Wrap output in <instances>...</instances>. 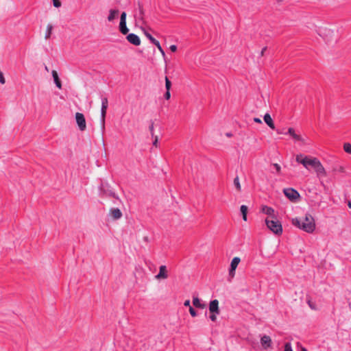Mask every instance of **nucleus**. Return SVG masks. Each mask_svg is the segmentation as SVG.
Returning a JSON list of instances; mask_svg holds the SVG:
<instances>
[{
	"label": "nucleus",
	"instance_id": "obj_3",
	"mask_svg": "<svg viewBox=\"0 0 351 351\" xmlns=\"http://www.w3.org/2000/svg\"><path fill=\"white\" fill-rule=\"evenodd\" d=\"M267 228L276 235L282 234V226L281 223L278 220L277 217L274 219L267 217L265 220Z\"/></svg>",
	"mask_w": 351,
	"mask_h": 351
},
{
	"label": "nucleus",
	"instance_id": "obj_31",
	"mask_svg": "<svg viewBox=\"0 0 351 351\" xmlns=\"http://www.w3.org/2000/svg\"><path fill=\"white\" fill-rule=\"evenodd\" d=\"M152 138H154L153 145L156 147L158 142V136L155 135Z\"/></svg>",
	"mask_w": 351,
	"mask_h": 351
},
{
	"label": "nucleus",
	"instance_id": "obj_40",
	"mask_svg": "<svg viewBox=\"0 0 351 351\" xmlns=\"http://www.w3.org/2000/svg\"><path fill=\"white\" fill-rule=\"evenodd\" d=\"M277 133L279 134H285L284 132H282V131H280L279 130H277Z\"/></svg>",
	"mask_w": 351,
	"mask_h": 351
},
{
	"label": "nucleus",
	"instance_id": "obj_9",
	"mask_svg": "<svg viewBox=\"0 0 351 351\" xmlns=\"http://www.w3.org/2000/svg\"><path fill=\"white\" fill-rule=\"evenodd\" d=\"M108 99L106 97L103 98L102 101H101V122H102L103 125H104V123H105V117H106V110L108 108Z\"/></svg>",
	"mask_w": 351,
	"mask_h": 351
},
{
	"label": "nucleus",
	"instance_id": "obj_17",
	"mask_svg": "<svg viewBox=\"0 0 351 351\" xmlns=\"http://www.w3.org/2000/svg\"><path fill=\"white\" fill-rule=\"evenodd\" d=\"M54 82L58 88H62V82L58 77V72L56 70H53L51 72Z\"/></svg>",
	"mask_w": 351,
	"mask_h": 351
},
{
	"label": "nucleus",
	"instance_id": "obj_21",
	"mask_svg": "<svg viewBox=\"0 0 351 351\" xmlns=\"http://www.w3.org/2000/svg\"><path fill=\"white\" fill-rule=\"evenodd\" d=\"M53 26L51 24H48L47 25V29L45 35V38L46 40L49 39L51 36V32H52Z\"/></svg>",
	"mask_w": 351,
	"mask_h": 351
},
{
	"label": "nucleus",
	"instance_id": "obj_19",
	"mask_svg": "<svg viewBox=\"0 0 351 351\" xmlns=\"http://www.w3.org/2000/svg\"><path fill=\"white\" fill-rule=\"evenodd\" d=\"M193 304L199 308H204L206 307V305L204 304H202L199 299L198 298H193Z\"/></svg>",
	"mask_w": 351,
	"mask_h": 351
},
{
	"label": "nucleus",
	"instance_id": "obj_18",
	"mask_svg": "<svg viewBox=\"0 0 351 351\" xmlns=\"http://www.w3.org/2000/svg\"><path fill=\"white\" fill-rule=\"evenodd\" d=\"M119 14V10H109V15L108 16V21L109 22H112Z\"/></svg>",
	"mask_w": 351,
	"mask_h": 351
},
{
	"label": "nucleus",
	"instance_id": "obj_7",
	"mask_svg": "<svg viewBox=\"0 0 351 351\" xmlns=\"http://www.w3.org/2000/svg\"><path fill=\"white\" fill-rule=\"evenodd\" d=\"M75 120L80 130L84 131L86 129V123L84 114L80 112H76Z\"/></svg>",
	"mask_w": 351,
	"mask_h": 351
},
{
	"label": "nucleus",
	"instance_id": "obj_23",
	"mask_svg": "<svg viewBox=\"0 0 351 351\" xmlns=\"http://www.w3.org/2000/svg\"><path fill=\"white\" fill-rule=\"evenodd\" d=\"M144 34L145 36L153 43L155 44L158 42L157 40H156L150 34L147 32L146 31H144Z\"/></svg>",
	"mask_w": 351,
	"mask_h": 351
},
{
	"label": "nucleus",
	"instance_id": "obj_32",
	"mask_svg": "<svg viewBox=\"0 0 351 351\" xmlns=\"http://www.w3.org/2000/svg\"><path fill=\"white\" fill-rule=\"evenodd\" d=\"M218 314L217 313H211V315H210V319L213 321V322H215L217 320V315Z\"/></svg>",
	"mask_w": 351,
	"mask_h": 351
},
{
	"label": "nucleus",
	"instance_id": "obj_14",
	"mask_svg": "<svg viewBox=\"0 0 351 351\" xmlns=\"http://www.w3.org/2000/svg\"><path fill=\"white\" fill-rule=\"evenodd\" d=\"M261 343L262 346L265 349H267L271 345V339L270 337H269L267 335H264L263 337H262V338L261 339Z\"/></svg>",
	"mask_w": 351,
	"mask_h": 351
},
{
	"label": "nucleus",
	"instance_id": "obj_20",
	"mask_svg": "<svg viewBox=\"0 0 351 351\" xmlns=\"http://www.w3.org/2000/svg\"><path fill=\"white\" fill-rule=\"evenodd\" d=\"M247 206L245 205H242L240 208L241 213L242 214L243 219L246 221H247Z\"/></svg>",
	"mask_w": 351,
	"mask_h": 351
},
{
	"label": "nucleus",
	"instance_id": "obj_10",
	"mask_svg": "<svg viewBox=\"0 0 351 351\" xmlns=\"http://www.w3.org/2000/svg\"><path fill=\"white\" fill-rule=\"evenodd\" d=\"M126 39L130 43L135 46H138L141 45V39L135 34L131 33L128 34V36H126Z\"/></svg>",
	"mask_w": 351,
	"mask_h": 351
},
{
	"label": "nucleus",
	"instance_id": "obj_6",
	"mask_svg": "<svg viewBox=\"0 0 351 351\" xmlns=\"http://www.w3.org/2000/svg\"><path fill=\"white\" fill-rule=\"evenodd\" d=\"M126 13L125 12H122L120 17V23H119V31L123 34H128L129 32V29L127 27L126 25Z\"/></svg>",
	"mask_w": 351,
	"mask_h": 351
},
{
	"label": "nucleus",
	"instance_id": "obj_24",
	"mask_svg": "<svg viewBox=\"0 0 351 351\" xmlns=\"http://www.w3.org/2000/svg\"><path fill=\"white\" fill-rule=\"evenodd\" d=\"M343 150L348 154H351V144L349 143H345L343 144Z\"/></svg>",
	"mask_w": 351,
	"mask_h": 351
},
{
	"label": "nucleus",
	"instance_id": "obj_22",
	"mask_svg": "<svg viewBox=\"0 0 351 351\" xmlns=\"http://www.w3.org/2000/svg\"><path fill=\"white\" fill-rule=\"evenodd\" d=\"M234 185L238 192L241 191V185L240 183V180L238 176H237L233 181Z\"/></svg>",
	"mask_w": 351,
	"mask_h": 351
},
{
	"label": "nucleus",
	"instance_id": "obj_44",
	"mask_svg": "<svg viewBox=\"0 0 351 351\" xmlns=\"http://www.w3.org/2000/svg\"><path fill=\"white\" fill-rule=\"evenodd\" d=\"M45 70H46L47 71H49V68H48L47 66H45Z\"/></svg>",
	"mask_w": 351,
	"mask_h": 351
},
{
	"label": "nucleus",
	"instance_id": "obj_37",
	"mask_svg": "<svg viewBox=\"0 0 351 351\" xmlns=\"http://www.w3.org/2000/svg\"><path fill=\"white\" fill-rule=\"evenodd\" d=\"M254 121L256 122V123H262V121L261 120V119L259 118H257V117H254L253 119Z\"/></svg>",
	"mask_w": 351,
	"mask_h": 351
},
{
	"label": "nucleus",
	"instance_id": "obj_4",
	"mask_svg": "<svg viewBox=\"0 0 351 351\" xmlns=\"http://www.w3.org/2000/svg\"><path fill=\"white\" fill-rule=\"evenodd\" d=\"M287 134L291 137L295 143H298L300 145H306L307 139L301 135L299 132H296L293 128H289Z\"/></svg>",
	"mask_w": 351,
	"mask_h": 351
},
{
	"label": "nucleus",
	"instance_id": "obj_29",
	"mask_svg": "<svg viewBox=\"0 0 351 351\" xmlns=\"http://www.w3.org/2000/svg\"><path fill=\"white\" fill-rule=\"evenodd\" d=\"M189 313L192 317H195L197 315L196 311L192 306H190L189 308Z\"/></svg>",
	"mask_w": 351,
	"mask_h": 351
},
{
	"label": "nucleus",
	"instance_id": "obj_11",
	"mask_svg": "<svg viewBox=\"0 0 351 351\" xmlns=\"http://www.w3.org/2000/svg\"><path fill=\"white\" fill-rule=\"evenodd\" d=\"M261 211L263 213L268 215L267 217L269 219H274L276 217L275 210L271 207L263 206L261 208Z\"/></svg>",
	"mask_w": 351,
	"mask_h": 351
},
{
	"label": "nucleus",
	"instance_id": "obj_27",
	"mask_svg": "<svg viewBox=\"0 0 351 351\" xmlns=\"http://www.w3.org/2000/svg\"><path fill=\"white\" fill-rule=\"evenodd\" d=\"M285 351H293L291 345L290 343H287L285 345Z\"/></svg>",
	"mask_w": 351,
	"mask_h": 351
},
{
	"label": "nucleus",
	"instance_id": "obj_35",
	"mask_svg": "<svg viewBox=\"0 0 351 351\" xmlns=\"http://www.w3.org/2000/svg\"><path fill=\"white\" fill-rule=\"evenodd\" d=\"M169 49L172 52H175L177 50V47L175 45H172L170 46Z\"/></svg>",
	"mask_w": 351,
	"mask_h": 351
},
{
	"label": "nucleus",
	"instance_id": "obj_33",
	"mask_svg": "<svg viewBox=\"0 0 351 351\" xmlns=\"http://www.w3.org/2000/svg\"><path fill=\"white\" fill-rule=\"evenodd\" d=\"M274 166L276 168V171L279 173L281 170L280 166L277 163L274 164Z\"/></svg>",
	"mask_w": 351,
	"mask_h": 351
},
{
	"label": "nucleus",
	"instance_id": "obj_36",
	"mask_svg": "<svg viewBox=\"0 0 351 351\" xmlns=\"http://www.w3.org/2000/svg\"><path fill=\"white\" fill-rule=\"evenodd\" d=\"M184 305L185 306H188L189 308H190V306H191V304H190V300H186L184 302Z\"/></svg>",
	"mask_w": 351,
	"mask_h": 351
},
{
	"label": "nucleus",
	"instance_id": "obj_28",
	"mask_svg": "<svg viewBox=\"0 0 351 351\" xmlns=\"http://www.w3.org/2000/svg\"><path fill=\"white\" fill-rule=\"evenodd\" d=\"M53 4L56 8H60L61 6V2L60 0H52Z\"/></svg>",
	"mask_w": 351,
	"mask_h": 351
},
{
	"label": "nucleus",
	"instance_id": "obj_45",
	"mask_svg": "<svg viewBox=\"0 0 351 351\" xmlns=\"http://www.w3.org/2000/svg\"><path fill=\"white\" fill-rule=\"evenodd\" d=\"M348 206H349L350 208H351V203H350V202H349V204H348Z\"/></svg>",
	"mask_w": 351,
	"mask_h": 351
},
{
	"label": "nucleus",
	"instance_id": "obj_38",
	"mask_svg": "<svg viewBox=\"0 0 351 351\" xmlns=\"http://www.w3.org/2000/svg\"><path fill=\"white\" fill-rule=\"evenodd\" d=\"M267 50V47H264L261 51V56H263L265 51Z\"/></svg>",
	"mask_w": 351,
	"mask_h": 351
},
{
	"label": "nucleus",
	"instance_id": "obj_2",
	"mask_svg": "<svg viewBox=\"0 0 351 351\" xmlns=\"http://www.w3.org/2000/svg\"><path fill=\"white\" fill-rule=\"evenodd\" d=\"M291 221L293 226L308 233H312L315 229V220L310 214H306L303 219L293 218Z\"/></svg>",
	"mask_w": 351,
	"mask_h": 351
},
{
	"label": "nucleus",
	"instance_id": "obj_5",
	"mask_svg": "<svg viewBox=\"0 0 351 351\" xmlns=\"http://www.w3.org/2000/svg\"><path fill=\"white\" fill-rule=\"evenodd\" d=\"M283 192L285 196L292 202L296 201L300 197L299 193L292 188L285 189Z\"/></svg>",
	"mask_w": 351,
	"mask_h": 351
},
{
	"label": "nucleus",
	"instance_id": "obj_42",
	"mask_svg": "<svg viewBox=\"0 0 351 351\" xmlns=\"http://www.w3.org/2000/svg\"><path fill=\"white\" fill-rule=\"evenodd\" d=\"M143 239H144L145 241H148V237H144Z\"/></svg>",
	"mask_w": 351,
	"mask_h": 351
},
{
	"label": "nucleus",
	"instance_id": "obj_30",
	"mask_svg": "<svg viewBox=\"0 0 351 351\" xmlns=\"http://www.w3.org/2000/svg\"><path fill=\"white\" fill-rule=\"evenodd\" d=\"M149 129L152 136L154 137V136H155L154 132V123H151V125L149 127Z\"/></svg>",
	"mask_w": 351,
	"mask_h": 351
},
{
	"label": "nucleus",
	"instance_id": "obj_12",
	"mask_svg": "<svg viewBox=\"0 0 351 351\" xmlns=\"http://www.w3.org/2000/svg\"><path fill=\"white\" fill-rule=\"evenodd\" d=\"M167 278H168V274H167V267L165 265H161L159 267V272L155 276V278L156 280H162V279H166Z\"/></svg>",
	"mask_w": 351,
	"mask_h": 351
},
{
	"label": "nucleus",
	"instance_id": "obj_16",
	"mask_svg": "<svg viewBox=\"0 0 351 351\" xmlns=\"http://www.w3.org/2000/svg\"><path fill=\"white\" fill-rule=\"evenodd\" d=\"M264 121L272 130H275V125L269 114L266 113L263 117Z\"/></svg>",
	"mask_w": 351,
	"mask_h": 351
},
{
	"label": "nucleus",
	"instance_id": "obj_34",
	"mask_svg": "<svg viewBox=\"0 0 351 351\" xmlns=\"http://www.w3.org/2000/svg\"><path fill=\"white\" fill-rule=\"evenodd\" d=\"M165 97L166 99H169L171 97L170 91L167 90V92L165 94Z\"/></svg>",
	"mask_w": 351,
	"mask_h": 351
},
{
	"label": "nucleus",
	"instance_id": "obj_43",
	"mask_svg": "<svg viewBox=\"0 0 351 351\" xmlns=\"http://www.w3.org/2000/svg\"><path fill=\"white\" fill-rule=\"evenodd\" d=\"M302 351H307V350L306 348H302Z\"/></svg>",
	"mask_w": 351,
	"mask_h": 351
},
{
	"label": "nucleus",
	"instance_id": "obj_25",
	"mask_svg": "<svg viewBox=\"0 0 351 351\" xmlns=\"http://www.w3.org/2000/svg\"><path fill=\"white\" fill-rule=\"evenodd\" d=\"M171 83L167 77H165V88L167 90H170Z\"/></svg>",
	"mask_w": 351,
	"mask_h": 351
},
{
	"label": "nucleus",
	"instance_id": "obj_39",
	"mask_svg": "<svg viewBox=\"0 0 351 351\" xmlns=\"http://www.w3.org/2000/svg\"><path fill=\"white\" fill-rule=\"evenodd\" d=\"M226 136L227 137H231V136H232V134H231V133H230V132H228V133H226Z\"/></svg>",
	"mask_w": 351,
	"mask_h": 351
},
{
	"label": "nucleus",
	"instance_id": "obj_41",
	"mask_svg": "<svg viewBox=\"0 0 351 351\" xmlns=\"http://www.w3.org/2000/svg\"><path fill=\"white\" fill-rule=\"evenodd\" d=\"M140 11H141V14H143V8L141 6L140 7Z\"/></svg>",
	"mask_w": 351,
	"mask_h": 351
},
{
	"label": "nucleus",
	"instance_id": "obj_13",
	"mask_svg": "<svg viewBox=\"0 0 351 351\" xmlns=\"http://www.w3.org/2000/svg\"><path fill=\"white\" fill-rule=\"evenodd\" d=\"M209 311L210 313L219 314L220 311L219 308V301L217 300L210 301L209 304Z\"/></svg>",
	"mask_w": 351,
	"mask_h": 351
},
{
	"label": "nucleus",
	"instance_id": "obj_26",
	"mask_svg": "<svg viewBox=\"0 0 351 351\" xmlns=\"http://www.w3.org/2000/svg\"><path fill=\"white\" fill-rule=\"evenodd\" d=\"M156 47L158 48V49L159 50V51L160 52V53L162 54V56H165V51H163V49H162L160 45V43L158 41L156 43L154 44Z\"/></svg>",
	"mask_w": 351,
	"mask_h": 351
},
{
	"label": "nucleus",
	"instance_id": "obj_15",
	"mask_svg": "<svg viewBox=\"0 0 351 351\" xmlns=\"http://www.w3.org/2000/svg\"><path fill=\"white\" fill-rule=\"evenodd\" d=\"M110 215L113 219L117 220L122 217V213L119 208H112L110 210Z\"/></svg>",
	"mask_w": 351,
	"mask_h": 351
},
{
	"label": "nucleus",
	"instance_id": "obj_1",
	"mask_svg": "<svg viewBox=\"0 0 351 351\" xmlns=\"http://www.w3.org/2000/svg\"><path fill=\"white\" fill-rule=\"evenodd\" d=\"M296 161L304 165L307 169H313L319 177L326 176V171L320 162L315 158H308L305 155H296Z\"/></svg>",
	"mask_w": 351,
	"mask_h": 351
},
{
	"label": "nucleus",
	"instance_id": "obj_8",
	"mask_svg": "<svg viewBox=\"0 0 351 351\" xmlns=\"http://www.w3.org/2000/svg\"><path fill=\"white\" fill-rule=\"evenodd\" d=\"M241 259L239 257H234L231 261L230 269L229 271V276L231 278H233L235 276V270L239 264Z\"/></svg>",
	"mask_w": 351,
	"mask_h": 351
}]
</instances>
